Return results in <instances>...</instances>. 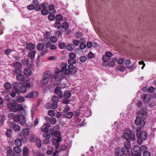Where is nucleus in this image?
<instances>
[{"instance_id": "1", "label": "nucleus", "mask_w": 156, "mask_h": 156, "mask_svg": "<svg viewBox=\"0 0 156 156\" xmlns=\"http://www.w3.org/2000/svg\"><path fill=\"white\" fill-rule=\"evenodd\" d=\"M76 62V59H70L68 60V63L69 65L68 66V68L66 70V74L67 75L70 74L73 75L75 74L77 71V69L74 65Z\"/></svg>"}, {"instance_id": "2", "label": "nucleus", "mask_w": 156, "mask_h": 156, "mask_svg": "<svg viewBox=\"0 0 156 156\" xmlns=\"http://www.w3.org/2000/svg\"><path fill=\"white\" fill-rule=\"evenodd\" d=\"M123 136L126 140H132L134 141L135 139V134L133 131L129 129H126L123 134Z\"/></svg>"}, {"instance_id": "3", "label": "nucleus", "mask_w": 156, "mask_h": 156, "mask_svg": "<svg viewBox=\"0 0 156 156\" xmlns=\"http://www.w3.org/2000/svg\"><path fill=\"white\" fill-rule=\"evenodd\" d=\"M16 77L17 79L19 80L20 84L26 85L27 87H30L29 81L26 79L23 75L18 74Z\"/></svg>"}, {"instance_id": "4", "label": "nucleus", "mask_w": 156, "mask_h": 156, "mask_svg": "<svg viewBox=\"0 0 156 156\" xmlns=\"http://www.w3.org/2000/svg\"><path fill=\"white\" fill-rule=\"evenodd\" d=\"M7 107L8 109L11 112H16L18 111L17 103L14 100L8 104Z\"/></svg>"}, {"instance_id": "5", "label": "nucleus", "mask_w": 156, "mask_h": 156, "mask_svg": "<svg viewBox=\"0 0 156 156\" xmlns=\"http://www.w3.org/2000/svg\"><path fill=\"white\" fill-rule=\"evenodd\" d=\"M13 66L15 68L13 71L14 74L16 75L22 72V66L20 63L18 62H15L13 63Z\"/></svg>"}, {"instance_id": "6", "label": "nucleus", "mask_w": 156, "mask_h": 156, "mask_svg": "<svg viewBox=\"0 0 156 156\" xmlns=\"http://www.w3.org/2000/svg\"><path fill=\"white\" fill-rule=\"evenodd\" d=\"M131 147H123L121 149L122 152L125 155L129 156H133V153L130 150Z\"/></svg>"}, {"instance_id": "7", "label": "nucleus", "mask_w": 156, "mask_h": 156, "mask_svg": "<svg viewBox=\"0 0 156 156\" xmlns=\"http://www.w3.org/2000/svg\"><path fill=\"white\" fill-rule=\"evenodd\" d=\"M135 124L136 125L139 126L140 128H142L145 125V122L144 120H142L141 118L137 117L135 121Z\"/></svg>"}, {"instance_id": "8", "label": "nucleus", "mask_w": 156, "mask_h": 156, "mask_svg": "<svg viewBox=\"0 0 156 156\" xmlns=\"http://www.w3.org/2000/svg\"><path fill=\"white\" fill-rule=\"evenodd\" d=\"M20 86L17 90H16V92L18 94H20L21 93H25L27 91V88H28L30 87H27L26 85L22 84Z\"/></svg>"}, {"instance_id": "9", "label": "nucleus", "mask_w": 156, "mask_h": 156, "mask_svg": "<svg viewBox=\"0 0 156 156\" xmlns=\"http://www.w3.org/2000/svg\"><path fill=\"white\" fill-rule=\"evenodd\" d=\"M136 135L137 137L141 138L144 140H145L147 138V134L146 132L144 130L142 131H138Z\"/></svg>"}, {"instance_id": "10", "label": "nucleus", "mask_w": 156, "mask_h": 156, "mask_svg": "<svg viewBox=\"0 0 156 156\" xmlns=\"http://www.w3.org/2000/svg\"><path fill=\"white\" fill-rule=\"evenodd\" d=\"M66 75L64 73H61V75L58 74H56L53 75V79H54L56 81H59L61 80L62 79L66 77Z\"/></svg>"}, {"instance_id": "11", "label": "nucleus", "mask_w": 156, "mask_h": 156, "mask_svg": "<svg viewBox=\"0 0 156 156\" xmlns=\"http://www.w3.org/2000/svg\"><path fill=\"white\" fill-rule=\"evenodd\" d=\"M112 56L113 54L110 51H107L105 52V55L103 56V61L104 62H107L110 59V58Z\"/></svg>"}, {"instance_id": "12", "label": "nucleus", "mask_w": 156, "mask_h": 156, "mask_svg": "<svg viewBox=\"0 0 156 156\" xmlns=\"http://www.w3.org/2000/svg\"><path fill=\"white\" fill-rule=\"evenodd\" d=\"M144 147H133V151L134 152L133 153V156H140L141 155V153L140 152V150L143 149Z\"/></svg>"}, {"instance_id": "13", "label": "nucleus", "mask_w": 156, "mask_h": 156, "mask_svg": "<svg viewBox=\"0 0 156 156\" xmlns=\"http://www.w3.org/2000/svg\"><path fill=\"white\" fill-rule=\"evenodd\" d=\"M53 74L49 71H46L43 74V77L49 80L53 79Z\"/></svg>"}, {"instance_id": "14", "label": "nucleus", "mask_w": 156, "mask_h": 156, "mask_svg": "<svg viewBox=\"0 0 156 156\" xmlns=\"http://www.w3.org/2000/svg\"><path fill=\"white\" fill-rule=\"evenodd\" d=\"M27 141V139L26 138H24L23 140L16 139L15 140L14 142L15 144L17 146H21L22 145V142L23 143H25Z\"/></svg>"}, {"instance_id": "15", "label": "nucleus", "mask_w": 156, "mask_h": 156, "mask_svg": "<svg viewBox=\"0 0 156 156\" xmlns=\"http://www.w3.org/2000/svg\"><path fill=\"white\" fill-rule=\"evenodd\" d=\"M45 119L46 121L49 122L51 124L54 125L57 122L56 119L54 117L49 118L48 116L45 117Z\"/></svg>"}, {"instance_id": "16", "label": "nucleus", "mask_w": 156, "mask_h": 156, "mask_svg": "<svg viewBox=\"0 0 156 156\" xmlns=\"http://www.w3.org/2000/svg\"><path fill=\"white\" fill-rule=\"evenodd\" d=\"M38 95V93L36 91H33L30 92L25 96L26 98H36L37 97Z\"/></svg>"}, {"instance_id": "17", "label": "nucleus", "mask_w": 156, "mask_h": 156, "mask_svg": "<svg viewBox=\"0 0 156 156\" xmlns=\"http://www.w3.org/2000/svg\"><path fill=\"white\" fill-rule=\"evenodd\" d=\"M51 35V32H45L44 34V39H41V40L39 41H41L44 43L45 42L46 40H48L50 37Z\"/></svg>"}, {"instance_id": "18", "label": "nucleus", "mask_w": 156, "mask_h": 156, "mask_svg": "<svg viewBox=\"0 0 156 156\" xmlns=\"http://www.w3.org/2000/svg\"><path fill=\"white\" fill-rule=\"evenodd\" d=\"M55 94L58 95V97L62 98L63 97V93L61 90V88L60 87H58L56 88L54 90Z\"/></svg>"}, {"instance_id": "19", "label": "nucleus", "mask_w": 156, "mask_h": 156, "mask_svg": "<svg viewBox=\"0 0 156 156\" xmlns=\"http://www.w3.org/2000/svg\"><path fill=\"white\" fill-rule=\"evenodd\" d=\"M10 126L11 127H13V130L15 132H18L21 129V127L19 125L15 124V123L13 122L10 123Z\"/></svg>"}, {"instance_id": "20", "label": "nucleus", "mask_w": 156, "mask_h": 156, "mask_svg": "<svg viewBox=\"0 0 156 156\" xmlns=\"http://www.w3.org/2000/svg\"><path fill=\"white\" fill-rule=\"evenodd\" d=\"M143 101L145 102H148L151 99V95L150 94H143L141 97Z\"/></svg>"}, {"instance_id": "21", "label": "nucleus", "mask_w": 156, "mask_h": 156, "mask_svg": "<svg viewBox=\"0 0 156 156\" xmlns=\"http://www.w3.org/2000/svg\"><path fill=\"white\" fill-rule=\"evenodd\" d=\"M67 66V64L64 62H63L61 63V66L62 68L60 72L61 73H64V74H65V75H67L66 74V70Z\"/></svg>"}, {"instance_id": "22", "label": "nucleus", "mask_w": 156, "mask_h": 156, "mask_svg": "<svg viewBox=\"0 0 156 156\" xmlns=\"http://www.w3.org/2000/svg\"><path fill=\"white\" fill-rule=\"evenodd\" d=\"M117 60V59L116 58H114L109 61L108 65V66L110 67H113L115 66V62H116Z\"/></svg>"}, {"instance_id": "23", "label": "nucleus", "mask_w": 156, "mask_h": 156, "mask_svg": "<svg viewBox=\"0 0 156 156\" xmlns=\"http://www.w3.org/2000/svg\"><path fill=\"white\" fill-rule=\"evenodd\" d=\"M115 153L116 156H124V154L122 152V151H120V149L119 147H118L115 149Z\"/></svg>"}, {"instance_id": "24", "label": "nucleus", "mask_w": 156, "mask_h": 156, "mask_svg": "<svg viewBox=\"0 0 156 156\" xmlns=\"http://www.w3.org/2000/svg\"><path fill=\"white\" fill-rule=\"evenodd\" d=\"M22 133H23V135H27L29 133V131L28 129L26 128L23 129L22 130L21 132H20L18 133L19 136L20 137L22 136Z\"/></svg>"}, {"instance_id": "25", "label": "nucleus", "mask_w": 156, "mask_h": 156, "mask_svg": "<svg viewBox=\"0 0 156 156\" xmlns=\"http://www.w3.org/2000/svg\"><path fill=\"white\" fill-rule=\"evenodd\" d=\"M35 47V45L32 43H29L27 44L26 48L29 50L34 49Z\"/></svg>"}, {"instance_id": "26", "label": "nucleus", "mask_w": 156, "mask_h": 156, "mask_svg": "<svg viewBox=\"0 0 156 156\" xmlns=\"http://www.w3.org/2000/svg\"><path fill=\"white\" fill-rule=\"evenodd\" d=\"M49 80L48 79H45L43 77L42 79L40 81V84L41 87H43L46 84H47L48 81Z\"/></svg>"}, {"instance_id": "27", "label": "nucleus", "mask_w": 156, "mask_h": 156, "mask_svg": "<svg viewBox=\"0 0 156 156\" xmlns=\"http://www.w3.org/2000/svg\"><path fill=\"white\" fill-rule=\"evenodd\" d=\"M49 12L51 13H55L56 10L55 9V6L52 4L50 5L49 7Z\"/></svg>"}, {"instance_id": "28", "label": "nucleus", "mask_w": 156, "mask_h": 156, "mask_svg": "<svg viewBox=\"0 0 156 156\" xmlns=\"http://www.w3.org/2000/svg\"><path fill=\"white\" fill-rule=\"evenodd\" d=\"M23 156H28L29 153V149L27 147H24L23 149Z\"/></svg>"}, {"instance_id": "29", "label": "nucleus", "mask_w": 156, "mask_h": 156, "mask_svg": "<svg viewBox=\"0 0 156 156\" xmlns=\"http://www.w3.org/2000/svg\"><path fill=\"white\" fill-rule=\"evenodd\" d=\"M23 73L26 76H28L31 74V71L30 69L26 68L24 69Z\"/></svg>"}, {"instance_id": "30", "label": "nucleus", "mask_w": 156, "mask_h": 156, "mask_svg": "<svg viewBox=\"0 0 156 156\" xmlns=\"http://www.w3.org/2000/svg\"><path fill=\"white\" fill-rule=\"evenodd\" d=\"M36 52L34 51H31L29 52L28 54V57L31 59L34 58L35 57Z\"/></svg>"}, {"instance_id": "31", "label": "nucleus", "mask_w": 156, "mask_h": 156, "mask_svg": "<svg viewBox=\"0 0 156 156\" xmlns=\"http://www.w3.org/2000/svg\"><path fill=\"white\" fill-rule=\"evenodd\" d=\"M71 95V93L70 91L67 90L64 93L63 97L66 99H68L70 98Z\"/></svg>"}, {"instance_id": "32", "label": "nucleus", "mask_w": 156, "mask_h": 156, "mask_svg": "<svg viewBox=\"0 0 156 156\" xmlns=\"http://www.w3.org/2000/svg\"><path fill=\"white\" fill-rule=\"evenodd\" d=\"M16 101L18 103H22L24 100V98L23 97L20 96H19L16 97Z\"/></svg>"}, {"instance_id": "33", "label": "nucleus", "mask_w": 156, "mask_h": 156, "mask_svg": "<svg viewBox=\"0 0 156 156\" xmlns=\"http://www.w3.org/2000/svg\"><path fill=\"white\" fill-rule=\"evenodd\" d=\"M20 86L19 83L18 82H15L13 83L12 86L14 89L15 91L16 92V90H17Z\"/></svg>"}, {"instance_id": "34", "label": "nucleus", "mask_w": 156, "mask_h": 156, "mask_svg": "<svg viewBox=\"0 0 156 156\" xmlns=\"http://www.w3.org/2000/svg\"><path fill=\"white\" fill-rule=\"evenodd\" d=\"M36 47L37 50L41 51L44 49V44L40 43L37 45Z\"/></svg>"}, {"instance_id": "35", "label": "nucleus", "mask_w": 156, "mask_h": 156, "mask_svg": "<svg viewBox=\"0 0 156 156\" xmlns=\"http://www.w3.org/2000/svg\"><path fill=\"white\" fill-rule=\"evenodd\" d=\"M19 121H20V124L21 125H24L26 124V119L24 116H22L20 118V119Z\"/></svg>"}, {"instance_id": "36", "label": "nucleus", "mask_w": 156, "mask_h": 156, "mask_svg": "<svg viewBox=\"0 0 156 156\" xmlns=\"http://www.w3.org/2000/svg\"><path fill=\"white\" fill-rule=\"evenodd\" d=\"M73 115V112H69L66 113L64 115V116L68 119L71 118Z\"/></svg>"}, {"instance_id": "37", "label": "nucleus", "mask_w": 156, "mask_h": 156, "mask_svg": "<svg viewBox=\"0 0 156 156\" xmlns=\"http://www.w3.org/2000/svg\"><path fill=\"white\" fill-rule=\"evenodd\" d=\"M74 48V46L72 44H69L66 47L67 50L69 51H72Z\"/></svg>"}, {"instance_id": "38", "label": "nucleus", "mask_w": 156, "mask_h": 156, "mask_svg": "<svg viewBox=\"0 0 156 156\" xmlns=\"http://www.w3.org/2000/svg\"><path fill=\"white\" fill-rule=\"evenodd\" d=\"M13 150L14 152L17 154H20L21 152V149L20 147H14Z\"/></svg>"}, {"instance_id": "39", "label": "nucleus", "mask_w": 156, "mask_h": 156, "mask_svg": "<svg viewBox=\"0 0 156 156\" xmlns=\"http://www.w3.org/2000/svg\"><path fill=\"white\" fill-rule=\"evenodd\" d=\"M21 62L23 65L27 66L29 63V61L28 59L24 58L22 60Z\"/></svg>"}, {"instance_id": "40", "label": "nucleus", "mask_w": 156, "mask_h": 156, "mask_svg": "<svg viewBox=\"0 0 156 156\" xmlns=\"http://www.w3.org/2000/svg\"><path fill=\"white\" fill-rule=\"evenodd\" d=\"M5 119V116L4 115H2L0 116V126H2Z\"/></svg>"}, {"instance_id": "41", "label": "nucleus", "mask_w": 156, "mask_h": 156, "mask_svg": "<svg viewBox=\"0 0 156 156\" xmlns=\"http://www.w3.org/2000/svg\"><path fill=\"white\" fill-rule=\"evenodd\" d=\"M43 137L46 138V139H49L51 137L50 134L48 132H45L43 134Z\"/></svg>"}, {"instance_id": "42", "label": "nucleus", "mask_w": 156, "mask_h": 156, "mask_svg": "<svg viewBox=\"0 0 156 156\" xmlns=\"http://www.w3.org/2000/svg\"><path fill=\"white\" fill-rule=\"evenodd\" d=\"M41 130L43 132H47L49 131L47 127V125L44 124L41 128Z\"/></svg>"}, {"instance_id": "43", "label": "nucleus", "mask_w": 156, "mask_h": 156, "mask_svg": "<svg viewBox=\"0 0 156 156\" xmlns=\"http://www.w3.org/2000/svg\"><path fill=\"white\" fill-rule=\"evenodd\" d=\"M7 156H14L15 154L12 150H8L7 152Z\"/></svg>"}, {"instance_id": "44", "label": "nucleus", "mask_w": 156, "mask_h": 156, "mask_svg": "<svg viewBox=\"0 0 156 156\" xmlns=\"http://www.w3.org/2000/svg\"><path fill=\"white\" fill-rule=\"evenodd\" d=\"M51 101L53 103H57L59 101V99L56 96H54L52 97Z\"/></svg>"}, {"instance_id": "45", "label": "nucleus", "mask_w": 156, "mask_h": 156, "mask_svg": "<svg viewBox=\"0 0 156 156\" xmlns=\"http://www.w3.org/2000/svg\"><path fill=\"white\" fill-rule=\"evenodd\" d=\"M59 142L57 139H53V144L54 145H55V146H59Z\"/></svg>"}, {"instance_id": "46", "label": "nucleus", "mask_w": 156, "mask_h": 156, "mask_svg": "<svg viewBox=\"0 0 156 156\" xmlns=\"http://www.w3.org/2000/svg\"><path fill=\"white\" fill-rule=\"evenodd\" d=\"M5 88L7 90H9L11 88V85L8 82L5 83L4 85Z\"/></svg>"}, {"instance_id": "47", "label": "nucleus", "mask_w": 156, "mask_h": 156, "mask_svg": "<svg viewBox=\"0 0 156 156\" xmlns=\"http://www.w3.org/2000/svg\"><path fill=\"white\" fill-rule=\"evenodd\" d=\"M48 114L50 116L52 117L55 115V113L53 110H49L48 111Z\"/></svg>"}, {"instance_id": "48", "label": "nucleus", "mask_w": 156, "mask_h": 156, "mask_svg": "<svg viewBox=\"0 0 156 156\" xmlns=\"http://www.w3.org/2000/svg\"><path fill=\"white\" fill-rule=\"evenodd\" d=\"M21 117L18 115H16L14 116L13 120L14 121L16 122L19 121Z\"/></svg>"}, {"instance_id": "49", "label": "nucleus", "mask_w": 156, "mask_h": 156, "mask_svg": "<svg viewBox=\"0 0 156 156\" xmlns=\"http://www.w3.org/2000/svg\"><path fill=\"white\" fill-rule=\"evenodd\" d=\"M54 26L55 28L59 29L61 27V24L58 21H56L54 24Z\"/></svg>"}, {"instance_id": "50", "label": "nucleus", "mask_w": 156, "mask_h": 156, "mask_svg": "<svg viewBox=\"0 0 156 156\" xmlns=\"http://www.w3.org/2000/svg\"><path fill=\"white\" fill-rule=\"evenodd\" d=\"M141 113L142 115L145 116V117H146L147 115L146 108H142L141 111Z\"/></svg>"}, {"instance_id": "51", "label": "nucleus", "mask_w": 156, "mask_h": 156, "mask_svg": "<svg viewBox=\"0 0 156 156\" xmlns=\"http://www.w3.org/2000/svg\"><path fill=\"white\" fill-rule=\"evenodd\" d=\"M30 139L31 141L33 142L35 141L37 138L36 136L33 134H31L30 135Z\"/></svg>"}, {"instance_id": "52", "label": "nucleus", "mask_w": 156, "mask_h": 156, "mask_svg": "<svg viewBox=\"0 0 156 156\" xmlns=\"http://www.w3.org/2000/svg\"><path fill=\"white\" fill-rule=\"evenodd\" d=\"M60 136V132L59 131H55L52 136H55L57 138Z\"/></svg>"}, {"instance_id": "53", "label": "nucleus", "mask_w": 156, "mask_h": 156, "mask_svg": "<svg viewBox=\"0 0 156 156\" xmlns=\"http://www.w3.org/2000/svg\"><path fill=\"white\" fill-rule=\"evenodd\" d=\"M50 40L53 43H55L57 41V38L55 36H51L50 37Z\"/></svg>"}, {"instance_id": "54", "label": "nucleus", "mask_w": 156, "mask_h": 156, "mask_svg": "<svg viewBox=\"0 0 156 156\" xmlns=\"http://www.w3.org/2000/svg\"><path fill=\"white\" fill-rule=\"evenodd\" d=\"M62 27L63 28L66 29L69 27V24L67 23L64 22L62 23Z\"/></svg>"}, {"instance_id": "55", "label": "nucleus", "mask_w": 156, "mask_h": 156, "mask_svg": "<svg viewBox=\"0 0 156 156\" xmlns=\"http://www.w3.org/2000/svg\"><path fill=\"white\" fill-rule=\"evenodd\" d=\"M66 46V44L64 43H61L58 44L59 48L61 49H63L65 48Z\"/></svg>"}, {"instance_id": "56", "label": "nucleus", "mask_w": 156, "mask_h": 156, "mask_svg": "<svg viewBox=\"0 0 156 156\" xmlns=\"http://www.w3.org/2000/svg\"><path fill=\"white\" fill-rule=\"evenodd\" d=\"M12 131L11 129H7L6 133L7 136L9 137H10L12 134Z\"/></svg>"}, {"instance_id": "57", "label": "nucleus", "mask_w": 156, "mask_h": 156, "mask_svg": "<svg viewBox=\"0 0 156 156\" xmlns=\"http://www.w3.org/2000/svg\"><path fill=\"white\" fill-rule=\"evenodd\" d=\"M136 66L133 65L130 66H127L126 68L131 71H133L136 69Z\"/></svg>"}, {"instance_id": "58", "label": "nucleus", "mask_w": 156, "mask_h": 156, "mask_svg": "<svg viewBox=\"0 0 156 156\" xmlns=\"http://www.w3.org/2000/svg\"><path fill=\"white\" fill-rule=\"evenodd\" d=\"M87 59V57L85 56H81L80 58V61L82 62H85Z\"/></svg>"}, {"instance_id": "59", "label": "nucleus", "mask_w": 156, "mask_h": 156, "mask_svg": "<svg viewBox=\"0 0 156 156\" xmlns=\"http://www.w3.org/2000/svg\"><path fill=\"white\" fill-rule=\"evenodd\" d=\"M17 109L18 111H22L24 110V108L23 106L21 104H17Z\"/></svg>"}, {"instance_id": "60", "label": "nucleus", "mask_w": 156, "mask_h": 156, "mask_svg": "<svg viewBox=\"0 0 156 156\" xmlns=\"http://www.w3.org/2000/svg\"><path fill=\"white\" fill-rule=\"evenodd\" d=\"M69 56L70 59H75L76 55L74 53L72 52L69 55Z\"/></svg>"}, {"instance_id": "61", "label": "nucleus", "mask_w": 156, "mask_h": 156, "mask_svg": "<svg viewBox=\"0 0 156 156\" xmlns=\"http://www.w3.org/2000/svg\"><path fill=\"white\" fill-rule=\"evenodd\" d=\"M155 90V88L153 87H150L148 89L147 91L149 93H152Z\"/></svg>"}, {"instance_id": "62", "label": "nucleus", "mask_w": 156, "mask_h": 156, "mask_svg": "<svg viewBox=\"0 0 156 156\" xmlns=\"http://www.w3.org/2000/svg\"><path fill=\"white\" fill-rule=\"evenodd\" d=\"M36 143L37 146H41V140L38 139H37L36 140Z\"/></svg>"}, {"instance_id": "63", "label": "nucleus", "mask_w": 156, "mask_h": 156, "mask_svg": "<svg viewBox=\"0 0 156 156\" xmlns=\"http://www.w3.org/2000/svg\"><path fill=\"white\" fill-rule=\"evenodd\" d=\"M94 54L92 53L91 52H90L87 55L88 58L90 59L92 58H94Z\"/></svg>"}, {"instance_id": "64", "label": "nucleus", "mask_w": 156, "mask_h": 156, "mask_svg": "<svg viewBox=\"0 0 156 156\" xmlns=\"http://www.w3.org/2000/svg\"><path fill=\"white\" fill-rule=\"evenodd\" d=\"M143 154L144 156H151L150 153L147 151H144Z\"/></svg>"}]
</instances>
